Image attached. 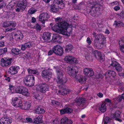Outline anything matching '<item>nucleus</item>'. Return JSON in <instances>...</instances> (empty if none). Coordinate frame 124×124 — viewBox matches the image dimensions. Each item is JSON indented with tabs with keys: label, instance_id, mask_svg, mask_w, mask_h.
Here are the masks:
<instances>
[{
	"label": "nucleus",
	"instance_id": "obj_34",
	"mask_svg": "<svg viewBox=\"0 0 124 124\" xmlns=\"http://www.w3.org/2000/svg\"><path fill=\"white\" fill-rule=\"evenodd\" d=\"M99 110L102 113L105 112L107 110V107L106 106V103L104 102L99 107Z\"/></svg>",
	"mask_w": 124,
	"mask_h": 124
},
{
	"label": "nucleus",
	"instance_id": "obj_62",
	"mask_svg": "<svg viewBox=\"0 0 124 124\" xmlns=\"http://www.w3.org/2000/svg\"><path fill=\"white\" fill-rule=\"evenodd\" d=\"M53 104H55L57 105H59V103L58 101H56L54 100H52L51 102Z\"/></svg>",
	"mask_w": 124,
	"mask_h": 124
},
{
	"label": "nucleus",
	"instance_id": "obj_4",
	"mask_svg": "<svg viewBox=\"0 0 124 124\" xmlns=\"http://www.w3.org/2000/svg\"><path fill=\"white\" fill-rule=\"evenodd\" d=\"M24 84L27 86H33L35 84V78L33 75H28L25 77L23 79Z\"/></svg>",
	"mask_w": 124,
	"mask_h": 124
},
{
	"label": "nucleus",
	"instance_id": "obj_30",
	"mask_svg": "<svg viewBox=\"0 0 124 124\" xmlns=\"http://www.w3.org/2000/svg\"><path fill=\"white\" fill-rule=\"evenodd\" d=\"M76 79L77 81L81 84L85 83L86 80V78L82 76H78Z\"/></svg>",
	"mask_w": 124,
	"mask_h": 124
},
{
	"label": "nucleus",
	"instance_id": "obj_40",
	"mask_svg": "<svg viewBox=\"0 0 124 124\" xmlns=\"http://www.w3.org/2000/svg\"><path fill=\"white\" fill-rule=\"evenodd\" d=\"M27 71L28 73L30 74H33L35 75H38L39 73L38 71L36 70H33L30 68L27 69Z\"/></svg>",
	"mask_w": 124,
	"mask_h": 124
},
{
	"label": "nucleus",
	"instance_id": "obj_11",
	"mask_svg": "<svg viewBox=\"0 0 124 124\" xmlns=\"http://www.w3.org/2000/svg\"><path fill=\"white\" fill-rule=\"evenodd\" d=\"M51 70L50 72L48 70H46L43 71L41 75L44 79L47 81H49L52 76Z\"/></svg>",
	"mask_w": 124,
	"mask_h": 124
},
{
	"label": "nucleus",
	"instance_id": "obj_15",
	"mask_svg": "<svg viewBox=\"0 0 124 124\" xmlns=\"http://www.w3.org/2000/svg\"><path fill=\"white\" fill-rule=\"evenodd\" d=\"M51 34L48 32H45L43 34L42 38L44 41L46 42H49L51 41Z\"/></svg>",
	"mask_w": 124,
	"mask_h": 124
},
{
	"label": "nucleus",
	"instance_id": "obj_19",
	"mask_svg": "<svg viewBox=\"0 0 124 124\" xmlns=\"http://www.w3.org/2000/svg\"><path fill=\"white\" fill-rule=\"evenodd\" d=\"M12 120L7 118L2 117L0 119V124H11Z\"/></svg>",
	"mask_w": 124,
	"mask_h": 124
},
{
	"label": "nucleus",
	"instance_id": "obj_46",
	"mask_svg": "<svg viewBox=\"0 0 124 124\" xmlns=\"http://www.w3.org/2000/svg\"><path fill=\"white\" fill-rule=\"evenodd\" d=\"M72 59V57L71 56H66L64 59V60L67 63H71V60Z\"/></svg>",
	"mask_w": 124,
	"mask_h": 124
},
{
	"label": "nucleus",
	"instance_id": "obj_52",
	"mask_svg": "<svg viewBox=\"0 0 124 124\" xmlns=\"http://www.w3.org/2000/svg\"><path fill=\"white\" fill-rule=\"evenodd\" d=\"M7 51V48H5L3 49H0V55L5 53Z\"/></svg>",
	"mask_w": 124,
	"mask_h": 124
},
{
	"label": "nucleus",
	"instance_id": "obj_10",
	"mask_svg": "<svg viewBox=\"0 0 124 124\" xmlns=\"http://www.w3.org/2000/svg\"><path fill=\"white\" fill-rule=\"evenodd\" d=\"M94 56L101 62L105 60L104 55L100 52L95 50L93 54Z\"/></svg>",
	"mask_w": 124,
	"mask_h": 124
},
{
	"label": "nucleus",
	"instance_id": "obj_57",
	"mask_svg": "<svg viewBox=\"0 0 124 124\" xmlns=\"http://www.w3.org/2000/svg\"><path fill=\"white\" fill-rule=\"evenodd\" d=\"M78 62L77 59L72 57V59L71 60V63H77Z\"/></svg>",
	"mask_w": 124,
	"mask_h": 124
},
{
	"label": "nucleus",
	"instance_id": "obj_43",
	"mask_svg": "<svg viewBox=\"0 0 124 124\" xmlns=\"http://www.w3.org/2000/svg\"><path fill=\"white\" fill-rule=\"evenodd\" d=\"M12 53L15 54H17L21 53L20 50L18 49L13 48L11 50Z\"/></svg>",
	"mask_w": 124,
	"mask_h": 124
},
{
	"label": "nucleus",
	"instance_id": "obj_3",
	"mask_svg": "<svg viewBox=\"0 0 124 124\" xmlns=\"http://www.w3.org/2000/svg\"><path fill=\"white\" fill-rule=\"evenodd\" d=\"M106 42L105 38L104 35L102 34H100L96 36V39L94 41V45L97 48L101 49Z\"/></svg>",
	"mask_w": 124,
	"mask_h": 124
},
{
	"label": "nucleus",
	"instance_id": "obj_5",
	"mask_svg": "<svg viewBox=\"0 0 124 124\" xmlns=\"http://www.w3.org/2000/svg\"><path fill=\"white\" fill-rule=\"evenodd\" d=\"M8 91V94L10 95L12 94L17 93L21 94L24 87L22 86H18L15 90L14 86L11 84H9V86Z\"/></svg>",
	"mask_w": 124,
	"mask_h": 124
},
{
	"label": "nucleus",
	"instance_id": "obj_31",
	"mask_svg": "<svg viewBox=\"0 0 124 124\" xmlns=\"http://www.w3.org/2000/svg\"><path fill=\"white\" fill-rule=\"evenodd\" d=\"M85 101V99L82 98H77L75 102L73 104V105L76 104L77 105H79L81 103H84Z\"/></svg>",
	"mask_w": 124,
	"mask_h": 124
},
{
	"label": "nucleus",
	"instance_id": "obj_38",
	"mask_svg": "<svg viewBox=\"0 0 124 124\" xmlns=\"http://www.w3.org/2000/svg\"><path fill=\"white\" fill-rule=\"evenodd\" d=\"M62 92H61V91L60 90L58 91L59 94L57 93V94L58 95H64L68 93H69L70 90H67L66 89H63L62 90Z\"/></svg>",
	"mask_w": 124,
	"mask_h": 124
},
{
	"label": "nucleus",
	"instance_id": "obj_29",
	"mask_svg": "<svg viewBox=\"0 0 124 124\" xmlns=\"http://www.w3.org/2000/svg\"><path fill=\"white\" fill-rule=\"evenodd\" d=\"M60 119L58 118H53L52 121L50 120H47L46 121V123L47 124H58L59 123Z\"/></svg>",
	"mask_w": 124,
	"mask_h": 124
},
{
	"label": "nucleus",
	"instance_id": "obj_2",
	"mask_svg": "<svg viewBox=\"0 0 124 124\" xmlns=\"http://www.w3.org/2000/svg\"><path fill=\"white\" fill-rule=\"evenodd\" d=\"M54 68L57 72V78L56 80L57 83L63 85L67 81V79L66 78H63V75L61 68L60 66H56L54 67Z\"/></svg>",
	"mask_w": 124,
	"mask_h": 124
},
{
	"label": "nucleus",
	"instance_id": "obj_37",
	"mask_svg": "<svg viewBox=\"0 0 124 124\" xmlns=\"http://www.w3.org/2000/svg\"><path fill=\"white\" fill-rule=\"evenodd\" d=\"M33 97L35 99L37 100H41L43 98V96L42 95L39 94L37 93H34Z\"/></svg>",
	"mask_w": 124,
	"mask_h": 124
},
{
	"label": "nucleus",
	"instance_id": "obj_48",
	"mask_svg": "<svg viewBox=\"0 0 124 124\" xmlns=\"http://www.w3.org/2000/svg\"><path fill=\"white\" fill-rule=\"evenodd\" d=\"M15 118L16 120L17 121H22L24 122H25L24 119L22 118V116L18 115L16 116Z\"/></svg>",
	"mask_w": 124,
	"mask_h": 124
},
{
	"label": "nucleus",
	"instance_id": "obj_26",
	"mask_svg": "<svg viewBox=\"0 0 124 124\" xmlns=\"http://www.w3.org/2000/svg\"><path fill=\"white\" fill-rule=\"evenodd\" d=\"M14 37L16 40H18L22 39L23 38V36L21 31H18L14 34Z\"/></svg>",
	"mask_w": 124,
	"mask_h": 124
},
{
	"label": "nucleus",
	"instance_id": "obj_54",
	"mask_svg": "<svg viewBox=\"0 0 124 124\" xmlns=\"http://www.w3.org/2000/svg\"><path fill=\"white\" fill-rule=\"evenodd\" d=\"M23 101H22V100L20 101V102H19L16 103V104H15V107H19L21 108L22 105Z\"/></svg>",
	"mask_w": 124,
	"mask_h": 124
},
{
	"label": "nucleus",
	"instance_id": "obj_9",
	"mask_svg": "<svg viewBox=\"0 0 124 124\" xmlns=\"http://www.w3.org/2000/svg\"><path fill=\"white\" fill-rule=\"evenodd\" d=\"M12 59L11 58L4 57L1 59L0 61L1 65L3 67L7 66L11 64Z\"/></svg>",
	"mask_w": 124,
	"mask_h": 124
},
{
	"label": "nucleus",
	"instance_id": "obj_22",
	"mask_svg": "<svg viewBox=\"0 0 124 124\" xmlns=\"http://www.w3.org/2000/svg\"><path fill=\"white\" fill-rule=\"evenodd\" d=\"M17 6L22 9H24L26 7L27 2L25 0L22 1L21 0L19 1L17 3Z\"/></svg>",
	"mask_w": 124,
	"mask_h": 124
},
{
	"label": "nucleus",
	"instance_id": "obj_1",
	"mask_svg": "<svg viewBox=\"0 0 124 124\" xmlns=\"http://www.w3.org/2000/svg\"><path fill=\"white\" fill-rule=\"evenodd\" d=\"M55 20L59 22L56 23H51L50 25L51 29L54 31L65 35L68 37L70 36L72 31V28L76 27V26L74 25L70 27L68 23L64 21H62V18L60 17L55 18Z\"/></svg>",
	"mask_w": 124,
	"mask_h": 124
},
{
	"label": "nucleus",
	"instance_id": "obj_63",
	"mask_svg": "<svg viewBox=\"0 0 124 124\" xmlns=\"http://www.w3.org/2000/svg\"><path fill=\"white\" fill-rule=\"evenodd\" d=\"M15 13L14 12H10L9 14V16L12 18H13L14 16Z\"/></svg>",
	"mask_w": 124,
	"mask_h": 124
},
{
	"label": "nucleus",
	"instance_id": "obj_58",
	"mask_svg": "<svg viewBox=\"0 0 124 124\" xmlns=\"http://www.w3.org/2000/svg\"><path fill=\"white\" fill-rule=\"evenodd\" d=\"M26 121H25V122L29 123H31L33 122V121L32 120V119L29 117H27L26 118Z\"/></svg>",
	"mask_w": 124,
	"mask_h": 124
},
{
	"label": "nucleus",
	"instance_id": "obj_7",
	"mask_svg": "<svg viewBox=\"0 0 124 124\" xmlns=\"http://www.w3.org/2000/svg\"><path fill=\"white\" fill-rule=\"evenodd\" d=\"M36 89L37 91L45 93L46 91L48 90V86L45 84H38L36 85Z\"/></svg>",
	"mask_w": 124,
	"mask_h": 124
},
{
	"label": "nucleus",
	"instance_id": "obj_12",
	"mask_svg": "<svg viewBox=\"0 0 124 124\" xmlns=\"http://www.w3.org/2000/svg\"><path fill=\"white\" fill-rule=\"evenodd\" d=\"M49 18V16L48 14L47 13H44L41 14L39 16V20L41 22V23L44 24L43 25L45 27L44 24H45V21L46 20Z\"/></svg>",
	"mask_w": 124,
	"mask_h": 124
},
{
	"label": "nucleus",
	"instance_id": "obj_28",
	"mask_svg": "<svg viewBox=\"0 0 124 124\" xmlns=\"http://www.w3.org/2000/svg\"><path fill=\"white\" fill-rule=\"evenodd\" d=\"M42 117V116L39 115L38 117H35L33 120V123L36 124L42 123L43 122Z\"/></svg>",
	"mask_w": 124,
	"mask_h": 124
},
{
	"label": "nucleus",
	"instance_id": "obj_20",
	"mask_svg": "<svg viewBox=\"0 0 124 124\" xmlns=\"http://www.w3.org/2000/svg\"><path fill=\"white\" fill-rule=\"evenodd\" d=\"M61 41V37L59 35L54 34L52 36V41L54 42H60Z\"/></svg>",
	"mask_w": 124,
	"mask_h": 124
},
{
	"label": "nucleus",
	"instance_id": "obj_35",
	"mask_svg": "<svg viewBox=\"0 0 124 124\" xmlns=\"http://www.w3.org/2000/svg\"><path fill=\"white\" fill-rule=\"evenodd\" d=\"M21 100L19 98L17 97H13L12 99L11 103L13 106L15 107L16 105L15 104H16L17 102H20V101Z\"/></svg>",
	"mask_w": 124,
	"mask_h": 124
},
{
	"label": "nucleus",
	"instance_id": "obj_21",
	"mask_svg": "<svg viewBox=\"0 0 124 124\" xmlns=\"http://www.w3.org/2000/svg\"><path fill=\"white\" fill-rule=\"evenodd\" d=\"M88 48L89 49V52H86L85 53V59L87 60L90 61L92 60V57L91 55L92 54L91 52L92 53L93 49L91 47H88Z\"/></svg>",
	"mask_w": 124,
	"mask_h": 124
},
{
	"label": "nucleus",
	"instance_id": "obj_16",
	"mask_svg": "<svg viewBox=\"0 0 124 124\" xmlns=\"http://www.w3.org/2000/svg\"><path fill=\"white\" fill-rule=\"evenodd\" d=\"M83 73L85 75L88 76H92L94 74L93 69L89 68H85L83 70Z\"/></svg>",
	"mask_w": 124,
	"mask_h": 124
},
{
	"label": "nucleus",
	"instance_id": "obj_49",
	"mask_svg": "<svg viewBox=\"0 0 124 124\" xmlns=\"http://www.w3.org/2000/svg\"><path fill=\"white\" fill-rule=\"evenodd\" d=\"M110 122L109 118L106 117L104 119L102 124H109Z\"/></svg>",
	"mask_w": 124,
	"mask_h": 124
},
{
	"label": "nucleus",
	"instance_id": "obj_42",
	"mask_svg": "<svg viewBox=\"0 0 124 124\" xmlns=\"http://www.w3.org/2000/svg\"><path fill=\"white\" fill-rule=\"evenodd\" d=\"M73 46L71 44H70L66 46L65 48V51L66 52L71 51L73 49Z\"/></svg>",
	"mask_w": 124,
	"mask_h": 124
},
{
	"label": "nucleus",
	"instance_id": "obj_6",
	"mask_svg": "<svg viewBox=\"0 0 124 124\" xmlns=\"http://www.w3.org/2000/svg\"><path fill=\"white\" fill-rule=\"evenodd\" d=\"M67 72L70 75L75 78L78 72V68L75 66H69L67 67Z\"/></svg>",
	"mask_w": 124,
	"mask_h": 124
},
{
	"label": "nucleus",
	"instance_id": "obj_25",
	"mask_svg": "<svg viewBox=\"0 0 124 124\" xmlns=\"http://www.w3.org/2000/svg\"><path fill=\"white\" fill-rule=\"evenodd\" d=\"M119 44L120 50L124 53V37H122L120 39Z\"/></svg>",
	"mask_w": 124,
	"mask_h": 124
},
{
	"label": "nucleus",
	"instance_id": "obj_51",
	"mask_svg": "<svg viewBox=\"0 0 124 124\" xmlns=\"http://www.w3.org/2000/svg\"><path fill=\"white\" fill-rule=\"evenodd\" d=\"M111 62V65L113 67H116L117 66V65L119 64L116 60L114 59H112Z\"/></svg>",
	"mask_w": 124,
	"mask_h": 124
},
{
	"label": "nucleus",
	"instance_id": "obj_64",
	"mask_svg": "<svg viewBox=\"0 0 124 124\" xmlns=\"http://www.w3.org/2000/svg\"><path fill=\"white\" fill-rule=\"evenodd\" d=\"M73 122L72 121L68 119V121L67 122V123L66 124H72Z\"/></svg>",
	"mask_w": 124,
	"mask_h": 124
},
{
	"label": "nucleus",
	"instance_id": "obj_53",
	"mask_svg": "<svg viewBox=\"0 0 124 124\" xmlns=\"http://www.w3.org/2000/svg\"><path fill=\"white\" fill-rule=\"evenodd\" d=\"M23 101H22V100L20 101V102H19L16 103V104H15V107H19L21 108L22 105Z\"/></svg>",
	"mask_w": 124,
	"mask_h": 124
},
{
	"label": "nucleus",
	"instance_id": "obj_47",
	"mask_svg": "<svg viewBox=\"0 0 124 124\" xmlns=\"http://www.w3.org/2000/svg\"><path fill=\"white\" fill-rule=\"evenodd\" d=\"M68 118L67 117L64 116L61 119L60 122L62 124H66L67 123V122L68 121Z\"/></svg>",
	"mask_w": 124,
	"mask_h": 124
},
{
	"label": "nucleus",
	"instance_id": "obj_17",
	"mask_svg": "<svg viewBox=\"0 0 124 124\" xmlns=\"http://www.w3.org/2000/svg\"><path fill=\"white\" fill-rule=\"evenodd\" d=\"M116 75L115 72L113 70H109L106 72L104 75L106 78H111V77H114Z\"/></svg>",
	"mask_w": 124,
	"mask_h": 124
},
{
	"label": "nucleus",
	"instance_id": "obj_13",
	"mask_svg": "<svg viewBox=\"0 0 124 124\" xmlns=\"http://www.w3.org/2000/svg\"><path fill=\"white\" fill-rule=\"evenodd\" d=\"M20 69L19 67L18 66H12L8 69V71L11 75H15L17 73Z\"/></svg>",
	"mask_w": 124,
	"mask_h": 124
},
{
	"label": "nucleus",
	"instance_id": "obj_59",
	"mask_svg": "<svg viewBox=\"0 0 124 124\" xmlns=\"http://www.w3.org/2000/svg\"><path fill=\"white\" fill-rule=\"evenodd\" d=\"M15 28H8L7 29L5 30V31H12L14 30L15 29Z\"/></svg>",
	"mask_w": 124,
	"mask_h": 124
},
{
	"label": "nucleus",
	"instance_id": "obj_23",
	"mask_svg": "<svg viewBox=\"0 0 124 124\" xmlns=\"http://www.w3.org/2000/svg\"><path fill=\"white\" fill-rule=\"evenodd\" d=\"M35 44L34 42H30L25 43L24 44L22 45L21 49L23 50H24L27 48H30L31 46H34Z\"/></svg>",
	"mask_w": 124,
	"mask_h": 124
},
{
	"label": "nucleus",
	"instance_id": "obj_14",
	"mask_svg": "<svg viewBox=\"0 0 124 124\" xmlns=\"http://www.w3.org/2000/svg\"><path fill=\"white\" fill-rule=\"evenodd\" d=\"M58 0H54L53 4L51 5L50 6V11L53 12H55L57 11L58 10V6L57 2L58 1Z\"/></svg>",
	"mask_w": 124,
	"mask_h": 124
},
{
	"label": "nucleus",
	"instance_id": "obj_60",
	"mask_svg": "<svg viewBox=\"0 0 124 124\" xmlns=\"http://www.w3.org/2000/svg\"><path fill=\"white\" fill-rule=\"evenodd\" d=\"M28 26L31 28H33V23L31 22H28L27 23Z\"/></svg>",
	"mask_w": 124,
	"mask_h": 124
},
{
	"label": "nucleus",
	"instance_id": "obj_41",
	"mask_svg": "<svg viewBox=\"0 0 124 124\" xmlns=\"http://www.w3.org/2000/svg\"><path fill=\"white\" fill-rule=\"evenodd\" d=\"M114 25L116 27L119 26H124V24L119 21H115Z\"/></svg>",
	"mask_w": 124,
	"mask_h": 124
},
{
	"label": "nucleus",
	"instance_id": "obj_61",
	"mask_svg": "<svg viewBox=\"0 0 124 124\" xmlns=\"http://www.w3.org/2000/svg\"><path fill=\"white\" fill-rule=\"evenodd\" d=\"M118 4H119L118 2L117 1H116L115 2H111L110 4V5L111 6H112L114 5H118Z\"/></svg>",
	"mask_w": 124,
	"mask_h": 124
},
{
	"label": "nucleus",
	"instance_id": "obj_55",
	"mask_svg": "<svg viewBox=\"0 0 124 124\" xmlns=\"http://www.w3.org/2000/svg\"><path fill=\"white\" fill-rule=\"evenodd\" d=\"M35 27L37 31L38 32H39L41 30V28L40 26L38 24H36Z\"/></svg>",
	"mask_w": 124,
	"mask_h": 124
},
{
	"label": "nucleus",
	"instance_id": "obj_56",
	"mask_svg": "<svg viewBox=\"0 0 124 124\" xmlns=\"http://www.w3.org/2000/svg\"><path fill=\"white\" fill-rule=\"evenodd\" d=\"M116 69L118 71L120 72L122 70V67L119 64H118L117 66H116Z\"/></svg>",
	"mask_w": 124,
	"mask_h": 124
},
{
	"label": "nucleus",
	"instance_id": "obj_8",
	"mask_svg": "<svg viewBox=\"0 0 124 124\" xmlns=\"http://www.w3.org/2000/svg\"><path fill=\"white\" fill-rule=\"evenodd\" d=\"M52 50L55 54L59 56H62L64 53V50L62 48L59 46H54Z\"/></svg>",
	"mask_w": 124,
	"mask_h": 124
},
{
	"label": "nucleus",
	"instance_id": "obj_39",
	"mask_svg": "<svg viewBox=\"0 0 124 124\" xmlns=\"http://www.w3.org/2000/svg\"><path fill=\"white\" fill-rule=\"evenodd\" d=\"M35 113L38 114H43L45 113V110L43 108L38 107L35 110Z\"/></svg>",
	"mask_w": 124,
	"mask_h": 124
},
{
	"label": "nucleus",
	"instance_id": "obj_18",
	"mask_svg": "<svg viewBox=\"0 0 124 124\" xmlns=\"http://www.w3.org/2000/svg\"><path fill=\"white\" fill-rule=\"evenodd\" d=\"M16 25V23L15 22L8 21L3 23L2 26L3 27H5L9 26L11 27H15Z\"/></svg>",
	"mask_w": 124,
	"mask_h": 124
},
{
	"label": "nucleus",
	"instance_id": "obj_44",
	"mask_svg": "<svg viewBox=\"0 0 124 124\" xmlns=\"http://www.w3.org/2000/svg\"><path fill=\"white\" fill-rule=\"evenodd\" d=\"M58 1L57 2V3L58 4V8H62L65 7V4L63 3L62 1H61L60 0H58Z\"/></svg>",
	"mask_w": 124,
	"mask_h": 124
},
{
	"label": "nucleus",
	"instance_id": "obj_24",
	"mask_svg": "<svg viewBox=\"0 0 124 124\" xmlns=\"http://www.w3.org/2000/svg\"><path fill=\"white\" fill-rule=\"evenodd\" d=\"M120 114L121 112L120 111H117L115 113L112 115V116L113 118H115L116 121L121 122L122 121V119L118 118L120 117Z\"/></svg>",
	"mask_w": 124,
	"mask_h": 124
},
{
	"label": "nucleus",
	"instance_id": "obj_45",
	"mask_svg": "<svg viewBox=\"0 0 124 124\" xmlns=\"http://www.w3.org/2000/svg\"><path fill=\"white\" fill-rule=\"evenodd\" d=\"M124 99V94H123L121 96H119L118 97L115 99L116 102H119L121 101L122 99Z\"/></svg>",
	"mask_w": 124,
	"mask_h": 124
},
{
	"label": "nucleus",
	"instance_id": "obj_32",
	"mask_svg": "<svg viewBox=\"0 0 124 124\" xmlns=\"http://www.w3.org/2000/svg\"><path fill=\"white\" fill-rule=\"evenodd\" d=\"M61 115H63L66 113H70L72 111V109L69 108L60 110Z\"/></svg>",
	"mask_w": 124,
	"mask_h": 124
},
{
	"label": "nucleus",
	"instance_id": "obj_50",
	"mask_svg": "<svg viewBox=\"0 0 124 124\" xmlns=\"http://www.w3.org/2000/svg\"><path fill=\"white\" fill-rule=\"evenodd\" d=\"M37 11V10L34 8H31L28 11V13L31 14H34Z\"/></svg>",
	"mask_w": 124,
	"mask_h": 124
},
{
	"label": "nucleus",
	"instance_id": "obj_36",
	"mask_svg": "<svg viewBox=\"0 0 124 124\" xmlns=\"http://www.w3.org/2000/svg\"><path fill=\"white\" fill-rule=\"evenodd\" d=\"M14 1V0H12L10 2L8 5L7 6V9L8 10L13 9V7L15 5Z\"/></svg>",
	"mask_w": 124,
	"mask_h": 124
},
{
	"label": "nucleus",
	"instance_id": "obj_27",
	"mask_svg": "<svg viewBox=\"0 0 124 124\" xmlns=\"http://www.w3.org/2000/svg\"><path fill=\"white\" fill-rule=\"evenodd\" d=\"M30 106L31 104L29 103L24 101H23L21 108L25 110H28L29 109Z\"/></svg>",
	"mask_w": 124,
	"mask_h": 124
},
{
	"label": "nucleus",
	"instance_id": "obj_33",
	"mask_svg": "<svg viewBox=\"0 0 124 124\" xmlns=\"http://www.w3.org/2000/svg\"><path fill=\"white\" fill-rule=\"evenodd\" d=\"M21 94L26 97H29L30 96L28 89L26 87H24Z\"/></svg>",
	"mask_w": 124,
	"mask_h": 124
}]
</instances>
